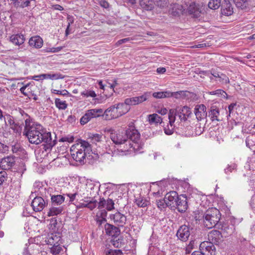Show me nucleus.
Segmentation results:
<instances>
[{
  "instance_id": "obj_1",
  "label": "nucleus",
  "mask_w": 255,
  "mask_h": 255,
  "mask_svg": "<svg viewBox=\"0 0 255 255\" xmlns=\"http://www.w3.org/2000/svg\"><path fill=\"white\" fill-rule=\"evenodd\" d=\"M23 135L31 143L39 144L43 142L45 149H51L56 143L55 135L53 138L50 132H46L41 125L33 122L29 117L25 120Z\"/></svg>"
},
{
  "instance_id": "obj_2",
  "label": "nucleus",
  "mask_w": 255,
  "mask_h": 255,
  "mask_svg": "<svg viewBox=\"0 0 255 255\" xmlns=\"http://www.w3.org/2000/svg\"><path fill=\"white\" fill-rule=\"evenodd\" d=\"M92 151L91 145L85 140L73 145L70 148V153L74 160L84 163L86 156Z\"/></svg>"
},
{
  "instance_id": "obj_3",
  "label": "nucleus",
  "mask_w": 255,
  "mask_h": 255,
  "mask_svg": "<svg viewBox=\"0 0 255 255\" xmlns=\"http://www.w3.org/2000/svg\"><path fill=\"white\" fill-rule=\"evenodd\" d=\"M129 109L128 106L123 103H119L112 106L104 112V118L106 120H110L118 118L126 114Z\"/></svg>"
},
{
  "instance_id": "obj_4",
  "label": "nucleus",
  "mask_w": 255,
  "mask_h": 255,
  "mask_svg": "<svg viewBox=\"0 0 255 255\" xmlns=\"http://www.w3.org/2000/svg\"><path fill=\"white\" fill-rule=\"evenodd\" d=\"M220 211L216 208H211L206 211L203 216L204 226L208 229L215 227L220 219Z\"/></svg>"
},
{
  "instance_id": "obj_5",
  "label": "nucleus",
  "mask_w": 255,
  "mask_h": 255,
  "mask_svg": "<svg viewBox=\"0 0 255 255\" xmlns=\"http://www.w3.org/2000/svg\"><path fill=\"white\" fill-rule=\"evenodd\" d=\"M191 114L190 108L187 106L177 107L169 110L168 117L171 119V122H175L176 117H177L180 122H185Z\"/></svg>"
},
{
  "instance_id": "obj_6",
  "label": "nucleus",
  "mask_w": 255,
  "mask_h": 255,
  "mask_svg": "<svg viewBox=\"0 0 255 255\" xmlns=\"http://www.w3.org/2000/svg\"><path fill=\"white\" fill-rule=\"evenodd\" d=\"M141 148L142 146L139 143L135 142L133 143L130 140L128 139L127 142L125 144H120L118 149L122 152H123L125 155H127L133 151H137Z\"/></svg>"
},
{
  "instance_id": "obj_7",
  "label": "nucleus",
  "mask_w": 255,
  "mask_h": 255,
  "mask_svg": "<svg viewBox=\"0 0 255 255\" xmlns=\"http://www.w3.org/2000/svg\"><path fill=\"white\" fill-rule=\"evenodd\" d=\"M133 124L131 122L129 124L128 128L125 131L126 135H127L128 139L129 138L128 140H130L132 143H138L140 140V133L135 129L134 126L133 125Z\"/></svg>"
},
{
  "instance_id": "obj_8",
  "label": "nucleus",
  "mask_w": 255,
  "mask_h": 255,
  "mask_svg": "<svg viewBox=\"0 0 255 255\" xmlns=\"http://www.w3.org/2000/svg\"><path fill=\"white\" fill-rule=\"evenodd\" d=\"M112 140L116 144H123L127 142L128 136L123 129L118 130L111 134Z\"/></svg>"
},
{
  "instance_id": "obj_9",
  "label": "nucleus",
  "mask_w": 255,
  "mask_h": 255,
  "mask_svg": "<svg viewBox=\"0 0 255 255\" xmlns=\"http://www.w3.org/2000/svg\"><path fill=\"white\" fill-rule=\"evenodd\" d=\"M199 250L204 255H215L216 253V248L214 244L210 242L201 243Z\"/></svg>"
},
{
  "instance_id": "obj_10",
  "label": "nucleus",
  "mask_w": 255,
  "mask_h": 255,
  "mask_svg": "<svg viewBox=\"0 0 255 255\" xmlns=\"http://www.w3.org/2000/svg\"><path fill=\"white\" fill-rule=\"evenodd\" d=\"M190 235V227L186 225H182L178 229L176 236L182 242H186Z\"/></svg>"
},
{
  "instance_id": "obj_11",
  "label": "nucleus",
  "mask_w": 255,
  "mask_h": 255,
  "mask_svg": "<svg viewBox=\"0 0 255 255\" xmlns=\"http://www.w3.org/2000/svg\"><path fill=\"white\" fill-rule=\"evenodd\" d=\"M110 219L116 225L121 227H124L127 220L126 216L119 211L111 214Z\"/></svg>"
},
{
  "instance_id": "obj_12",
  "label": "nucleus",
  "mask_w": 255,
  "mask_h": 255,
  "mask_svg": "<svg viewBox=\"0 0 255 255\" xmlns=\"http://www.w3.org/2000/svg\"><path fill=\"white\" fill-rule=\"evenodd\" d=\"M187 199L186 196L183 195L179 196V198L173 208L177 209L178 212L181 213L185 212L188 208Z\"/></svg>"
},
{
  "instance_id": "obj_13",
  "label": "nucleus",
  "mask_w": 255,
  "mask_h": 255,
  "mask_svg": "<svg viewBox=\"0 0 255 255\" xmlns=\"http://www.w3.org/2000/svg\"><path fill=\"white\" fill-rule=\"evenodd\" d=\"M15 163V157L13 156H7L3 157L0 162V167L4 170L11 168Z\"/></svg>"
},
{
  "instance_id": "obj_14",
  "label": "nucleus",
  "mask_w": 255,
  "mask_h": 255,
  "mask_svg": "<svg viewBox=\"0 0 255 255\" xmlns=\"http://www.w3.org/2000/svg\"><path fill=\"white\" fill-rule=\"evenodd\" d=\"M206 107L203 104L197 105L194 108V113L198 121L205 119L207 116Z\"/></svg>"
},
{
  "instance_id": "obj_15",
  "label": "nucleus",
  "mask_w": 255,
  "mask_h": 255,
  "mask_svg": "<svg viewBox=\"0 0 255 255\" xmlns=\"http://www.w3.org/2000/svg\"><path fill=\"white\" fill-rule=\"evenodd\" d=\"M181 94L182 92H171L166 91L163 92H154L152 94V96L156 99H162L171 97H175L176 98H178Z\"/></svg>"
},
{
  "instance_id": "obj_16",
  "label": "nucleus",
  "mask_w": 255,
  "mask_h": 255,
  "mask_svg": "<svg viewBox=\"0 0 255 255\" xmlns=\"http://www.w3.org/2000/svg\"><path fill=\"white\" fill-rule=\"evenodd\" d=\"M46 203L44 200L41 197H36L31 202V206L35 212L42 211L45 207Z\"/></svg>"
},
{
  "instance_id": "obj_17",
  "label": "nucleus",
  "mask_w": 255,
  "mask_h": 255,
  "mask_svg": "<svg viewBox=\"0 0 255 255\" xmlns=\"http://www.w3.org/2000/svg\"><path fill=\"white\" fill-rule=\"evenodd\" d=\"M209 242L215 244H218L222 241V233L218 230H212L208 234Z\"/></svg>"
},
{
  "instance_id": "obj_18",
  "label": "nucleus",
  "mask_w": 255,
  "mask_h": 255,
  "mask_svg": "<svg viewBox=\"0 0 255 255\" xmlns=\"http://www.w3.org/2000/svg\"><path fill=\"white\" fill-rule=\"evenodd\" d=\"M165 200L168 204V207L172 209L179 197L178 193L174 191H170L165 195Z\"/></svg>"
},
{
  "instance_id": "obj_19",
  "label": "nucleus",
  "mask_w": 255,
  "mask_h": 255,
  "mask_svg": "<svg viewBox=\"0 0 255 255\" xmlns=\"http://www.w3.org/2000/svg\"><path fill=\"white\" fill-rule=\"evenodd\" d=\"M187 12L189 14L194 18L199 17L201 13V10L199 7V5L196 4L195 2H192L190 4L187 8Z\"/></svg>"
},
{
  "instance_id": "obj_20",
  "label": "nucleus",
  "mask_w": 255,
  "mask_h": 255,
  "mask_svg": "<svg viewBox=\"0 0 255 255\" xmlns=\"http://www.w3.org/2000/svg\"><path fill=\"white\" fill-rule=\"evenodd\" d=\"M105 230L107 235L113 237H118L120 234V230L118 227L108 223L105 224Z\"/></svg>"
},
{
  "instance_id": "obj_21",
  "label": "nucleus",
  "mask_w": 255,
  "mask_h": 255,
  "mask_svg": "<svg viewBox=\"0 0 255 255\" xmlns=\"http://www.w3.org/2000/svg\"><path fill=\"white\" fill-rule=\"evenodd\" d=\"M221 12L223 15L229 16L233 13V7L228 0H225L222 5Z\"/></svg>"
},
{
  "instance_id": "obj_22",
  "label": "nucleus",
  "mask_w": 255,
  "mask_h": 255,
  "mask_svg": "<svg viewBox=\"0 0 255 255\" xmlns=\"http://www.w3.org/2000/svg\"><path fill=\"white\" fill-rule=\"evenodd\" d=\"M28 43L30 46L38 49L42 46L43 41L39 36H35L29 39Z\"/></svg>"
},
{
  "instance_id": "obj_23",
  "label": "nucleus",
  "mask_w": 255,
  "mask_h": 255,
  "mask_svg": "<svg viewBox=\"0 0 255 255\" xmlns=\"http://www.w3.org/2000/svg\"><path fill=\"white\" fill-rule=\"evenodd\" d=\"M220 112L219 108L216 106H212L210 108L209 112V117L212 122L220 121L219 119Z\"/></svg>"
},
{
  "instance_id": "obj_24",
  "label": "nucleus",
  "mask_w": 255,
  "mask_h": 255,
  "mask_svg": "<svg viewBox=\"0 0 255 255\" xmlns=\"http://www.w3.org/2000/svg\"><path fill=\"white\" fill-rule=\"evenodd\" d=\"M139 5L143 9L149 11L154 8L155 2L154 0H139Z\"/></svg>"
},
{
  "instance_id": "obj_25",
  "label": "nucleus",
  "mask_w": 255,
  "mask_h": 255,
  "mask_svg": "<svg viewBox=\"0 0 255 255\" xmlns=\"http://www.w3.org/2000/svg\"><path fill=\"white\" fill-rule=\"evenodd\" d=\"M9 39L10 42L16 45H20L25 41L24 35L21 34H13L10 36Z\"/></svg>"
},
{
  "instance_id": "obj_26",
  "label": "nucleus",
  "mask_w": 255,
  "mask_h": 255,
  "mask_svg": "<svg viewBox=\"0 0 255 255\" xmlns=\"http://www.w3.org/2000/svg\"><path fill=\"white\" fill-rule=\"evenodd\" d=\"M236 6L242 9L249 8L252 3V0H234Z\"/></svg>"
},
{
  "instance_id": "obj_27",
  "label": "nucleus",
  "mask_w": 255,
  "mask_h": 255,
  "mask_svg": "<svg viewBox=\"0 0 255 255\" xmlns=\"http://www.w3.org/2000/svg\"><path fill=\"white\" fill-rule=\"evenodd\" d=\"M65 197L61 195H51V200L52 206L60 205L62 204Z\"/></svg>"
},
{
  "instance_id": "obj_28",
  "label": "nucleus",
  "mask_w": 255,
  "mask_h": 255,
  "mask_svg": "<svg viewBox=\"0 0 255 255\" xmlns=\"http://www.w3.org/2000/svg\"><path fill=\"white\" fill-rule=\"evenodd\" d=\"M235 228L233 225L225 224L222 227V231L223 234H226L225 236L232 235L235 231Z\"/></svg>"
},
{
  "instance_id": "obj_29",
  "label": "nucleus",
  "mask_w": 255,
  "mask_h": 255,
  "mask_svg": "<svg viewBox=\"0 0 255 255\" xmlns=\"http://www.w3.org/2000/svg\"><path fill=\"white\" fill-rule=\"evenodd\" d=\"M63 208L62 207H54L53 206L49 209V211L47 212V215L48 216H57L61 214Z\"/></svg>"
},
{
  "instance_id": "obj_30",
  "label": "nucleus",
  "mask_w": 255,
  "mask_h": 255,
  "mask_svg": "<svg viewBox=\"0 0 255 255\" xmlns=\"http://www.w3.org/2000/svg\"><path fill=\"white\" fill-rule=\"evenodd\" d=\"M8 122L10 124V128L14 131V132L18 133H21L22 129V126L21 125L18 123H15L11 120H10Z\"/></svg>"
},
{
  "instance_id": "obj_31",
  "label": "nucleus",
  "mask_w": 255,
  "mask_h": 255,
  "mask_svg": "<svg viewBox=\"0 0 255 255\" xmlns=\"http://www.w3.org/2000/svg\"><path fill=\"white\" fill-rule=\"evenodd\" d=\"M91 114V117L96 118L101 116L104 117L103 111L102 109H93L88 110Z\"/></svg>"
},
{
  "instance_id": "obj_32",
  "label": "nucleus",
  "mask_w": 255,
  "mask_h": 255,
  "mask_svg": "<svg viewBox=\"0 0 255 255\" xmlns=\"http://www.w3.org/2000/svg\"><path fill=\"white\" fill-rule=\"evenodd\" d=\"M30 1L29 0H15L13 4L15 7L24 8L29 5Z\"/></svg>"
},
{
  "instance_id": "obj_33",
  "label": "nucleus",
  "mask_w": 255,
  "mask_h": 255,
  "mask_svg": "<svg viewBox=\"0 0 255 255\" xmlns=\"http://www.w3.org/2000/svg\"><path fill=\"white\" fill-rule=\"evenodd\" d=\"M169 125H168L166 127L164 128V132L167 135H171L173 133L174 128L175 127L174 123L175 122H171V119L168 117Z\"/></svg>"
},
{
  "instance_id": "obj_34",
  "label": "nucleus",
  "mask_w": 255,
  "mask_h": 255,
  "mask_svg": "<svg viewBox=\"0 0 255 255\" xmlns=\"http://www.w3.org/2000/svg\"><path fill=\"white\" fill-rule=\"evenodd\" d=\"M148 121L150 124H157L161 123L162 119L157 114H153L148 116Z\"/></svg>"
},
{
  "instance_id": "obj_35",
  "label": "nucleus",
  "mask_w": 255,
  "mask_h": 255,
  "mask_svg": "<svg viewBox=\"0 0 255 255\" xmlns=\"http://www.w3.org/2000/svg\"><path fill=\"white\" fill-rule=\"evenodd\" d=\"M208 7L212 9H217L221 6V0H210Z\"/></svg>"
},
{
  "instance_id": "obj_36",
  "label": "nucleus",
  "mask_w": 255,
  "mask_h": 255,
  "mask_svg": "<svg viewBox=\"0 0 255 255\" xmlns=\"http://www.w3.org/2000/svg\"><path fill=\"white\" fill-rule=\"evenodd\" d=\"M135 203L139 207H145L147 206L148 201L143 197H139L135 199Z\"/></svg>"
},
{
  "instance_id": "obj_37",
  "label": "nucleus",
  "mask_w": 255,
  "mask_h": 255,
  "mask_svg": "<svg viewBox=\"0 0 255 255\" xmlns=\"http://www.w3.org/2000/svg\"><path fill=\"white\" fill-rule=\"evenodd\" d=\"M56 107L59 110H65L67 107V104L65 101H62L60 99L56 98L55 101Z\"/></svg>"
},
{
  "instance_id": "obj_38",
  "label": "nucleus",
  "mask_w": 255,
  "mask_h": 255,
  "mask_svg": "<svg viewBox=\"0 0 255 255\" xmlns=\"http://www.w3.org/2000/svg\"><path fill=\"white\" fill-rule=\"evenodd\" d=\"M172 12L173 13V15H178L183 12L182 6L178 4H174L172 6Z\"/></svg>"
},
{
  "instance_id": "obj_39",
  "label": "nucleus",
  "mask_w": 255,
  "mask_h": 255,
  "mask_svg": "<svg viewBox=\"0 0 255 255\" xmlns=\"http://www.w3.org/2000/svg\"><path fill=\"white\" fill-rule=\"evenodd\" d=\"M92 119V118L91 117V114L88 110L85 115L81 118L80 123L81 125H84L89 122Z\"/></svg>"
},
{
  "instance_id": "obj_40",
  "label": "nucleus",
  "mask_w": 255,
  "mask_h": 255,
  "mask_svg": "<svg viewBox=\"0 0 255 255\" xmlns=\"http://www.w3.org/2000/svg\"><path fill=\"white\" fill-rule=\"evenodd\" d=\"M209 94L212 95H217L218 97L222 96L224 98L228 99L227 94L224 90L221 89H218L215 91L210 92Z\"/></svg>"
},
{
  "instance_id": "obj_41",
  "label": "nucleus",
  "mask_w": 255,
  "mask_h": 255,
  "mask_svg": "<svg viewBox=\"0 0 255 255\" xmlns=\"http://www.w3.org/2000/svg\"><path fill=\"white\" fill-rule=\"evenodd\" d=\"M150 96V92H145L143 95L140 96L136 97L137 104L142 103L144 101H145L148 99V98Z\"/></svg>"
},
{
  "instance_id": "obj_42",
  "label": "nucleus",
  "mask_w": 255,
  "mask_h": 255,
  "mask_svg": "<svg viewBox=\"0 0 255 255\" xmlns=\"http://www.w3.org/2000/svg\"><path fill=\"white\" fill-rule=\"evenodd\" d=\"M246 146L249 148H251L255 145V138L252 136H248L246 139Z\"/></svg>"
},
{
  "instance_id": "obj_43",
  "label": "nucleus",
  "mask_w": 255,
  "mask_h": 255,
  "mask_svg": "<svg viewBox=\"0 0 255 255\" xmlns=\"http://www.w3.org/2000/svg\"><path fill=\"white\" fill-rule=\"evenodd\" d=\"M59 241L60 237L53 235H51V236L49 237L48 240V243L52 246L59 243L58 242Z\"/></svg>"
},
{
  "instance_id": "obj_44",
  "label": "nucleus",
  "mask_w": 255,
  "mask_h": 255,
  "mask_svg": "<svg viewBox=\"0 0 255 255\" xmlns=\"http://www.w3.org/2000/svg\"><path fill=\"white\" fill-rule=\"evenodd\" d=\"M9 179H10V177H8V174L5 171L0 172V185L5 181H9Z\"/></svg>"
},
{
  "instance_id": "obj_45",
  "label": "nucleus",
  "mask_w": 255,
  "mask_h": 255,
  "mask_svg": "<svg viewBox=\"0 0 255 255\" xmlns=\"http://www.w3.org/2000/svg\"><path fill=\"white\" fill-rule=\"evenodd\" d=\"M155 5L160 8L166 7L168 5V0H154Z\"/></svg>"
},
{
  "instance_id": "obj_46",
  "label": "nucleus",
  "mask_w": 255,
  "mask_h": 255,
  "mask_svg": "<svg viewBox=\"0 0 255 255\" xmlns=\"http://www.w3.org/2000/svg\"><path fill=\"white\" fill-rule=\"evenodd\" d=\"M123 104H126V106L137 105L136 97L127 98L125 100V102Z\"/></svg>"
},
{
  "instance_id": "obj_47",
  "label": "nucleus",
  "mask_w": 255,
  "mask_h": 255,
  "mask_svg": "<svg viewBox=\"0 0 255 255\" xmlns=\"http://www.w3.org/2000/svg\"><path fill=\"white\" fill-rule=\"evenodd\" d=\"M156 204L157 207L160 210L165 209L166 207H168L167 202L165 200V198L163 199L159 200L156 201Z\"/></svg>"
},
{
  "instance_id": "obj_48",
  "label": "nucleus",
  "mask_w": 255,
  "mask_h": 255,
  "mask_svg": "<svg viewBox=\"0 0 255 255\" xmlns=\"http://www.w3.org/2000/svg\"><path fill=\"white\" fill-rule=\"evenodd\" d=\"M81 94L82 96L86 98L89 97L94 98L97 96V95L95 93V92L92 90H85L83 92H82Z\"/></svg>"
},
{
  "instance_id": "obj_49",
  "label": "nucleus",
  "mask_w": 255,
  "mask_h": 255,
  "mask_svg": "<svg viewBox=\"0 0 255 255\" xmlns=\"http://www.w3.org/2000/svg\"><path fill=\"white\" fill-rule=\"evenodd\" d=\"M62 250V248L59 246V243L53 245L51 249V252L54 255L59 254Z\"/></svg>"
},
{
  "instance_id": "obj_50",
  "label": "nucleus",
  "mask_w": 255,
  "mask_h": 255,
  "mask_svg": "<svg viewBox=\"0 0 255 255\" xmlns=\"http://www.w3.org/2000/svg\"><path fill=\"white\" fill-rule=\"evenodd\" d=\"M220 77L217 80L222 84H229L230 83L229 78L224 74L221 73Z\"/></svg>"
},
{
  "instance_id": "obj_51",
  "label": "nucleus",
  "mask_w": 255,
  "mask_h": 255,
  "mask_svg": "<svg viewBox=\"0 0 255 255\" xmlns=\"http://www.w3.org/2000/svg\"><path fill=\"white\" fill-rule=\"evenodd\" d=\"M85 202L86 203H87V208H88L89 209H90L91 210H92L95 208H96V207L97 205V202L95 200H93V199H92L91 200H87L86 201H85Z\"/></svg>"
},
{
  "instance_id": "obj_52",
  "label": "nucleus",
  "mask_w": 255,
  "mask_h": 255,
  "mask_svg": "<svg viewBox=\"0 0 255 255\" xmlns=\"http://www.w3.org/2000/svg\"><path fill=\"white\" fill-rule=\"evenodd\" d=\"M31 79L35 81L43 80L48 79V74H42L39 75H35L32 77Z\"/></svg>"
},
{
  "instance_id": "obj_53",
  "label": "nucleus",
  "mask_w": 255,
  "mask_h": 255,
  "mask_svg": "<svg viewBox=\"0 0 255 255\" xmlns=\"http://www.w3.org/2000/svg\"><path fill=\"white\" fill-rule=\"evenodd\" d=\"M194 246L195 241H191L189 244L185 248V254H189L191 252L192 250L194 248Z\"/></svg>"
},
{
  "instance_id": "obj_54",
  "label": "nucleus",
  "mask_w": 255,
  "mask_h": 255,
  "mask_svg": "<svg viewBox=\"0 0 255 255\" xmlns=\"http://www.w3.org/2000/svg\"><path fill=\"white\" fill-rule=\"evenodd\" d=\"M106 209L111 211L114 209V202L111 199H108L106 200Z\"/></svg>"
},
{
  "instance_id": "obj_55",
  "label": "nucleus",
  "mask_w": 255,
  "mask_h": 255,
  "mask_svg": "<svg viewBox=\"0 0 255 255\" xmlns=\"http://www.w3.org/2000/svg\"><path fill=\"white\" fill-rule=\"evenodd\" d=\"M122 252L120 250H109L106 252V255H121Z\"/></svg>"
},
{
  "instance_id": "obj_56",
  "label": "nucleus",
  "mask_w": 255,
  "mask_h": 255,
  "mask_svg": "<svg viewBox=\"0 0 255 255\" xmlns=\"http://www.w3.org/2000/svg\"><path fill=\"white\" fill-rule=\"evenodd\" d=\"M237 165L235 163H233L230 165H228V167L225 169V172L226 174H228L232 172L233 170L236 169Z\"/></svg>"
},
{
  "instance_id": "obj_57",
  "label": "nucleus",
  "mask_w": 255,
  "mask_h": 255,
  "mask_svg": "<svg viewBox=\"0 0 255 255\" xmlns=\"http://www.w3.org/2000/svg\"><path fill=\"white\" fill-rule=\"evenodd\" d=\"M107 214V211L105 209H101L97 213V217H100L102 218V220H105Z\"/></svg>"
},
{
  "instance_id": "obj_58",
  "label": "nucleus",
  "mask_w": 255,
  "mask_h": 255,
  "mask_svg": "<svg viewBox=\"0 0 255 255\" xmlns=\"http://www.w3.org/2000/svg\"><path fill=\"white\" fill-rule=\"evenodd\" d=\"M74 137L73 135H68L67 136L62 137L60 141H67L68 142H72L74 141Z\"/></svg>"
},
{
  "instance_id": "obj_59",
  "label": "nucleus",
  "mask_w": 255,
  "mask_h": 255,
  "mask_svg": "<svg viewBox=\"0 0 255 255\" xmlns=\"http://www.w3.org/2000/svg\"><path fill=\"white\" fill-rule=\"evenodd\" d=\"M91 139L93 142L96 143L101 140L102 135L99 134H93L91 136Z\"/></svg>"
},
{
  "instance_id": "obj_60",
  "label": "nucleus",
  "mask_w": 255,
  "mask_h": 255,
  "mask_svg": "<svg viewBox=\"0 0 255 255\" xmlns=\"http://www.w3.org/2000/svg\"><path fill=\"white\" fill-rule=\"evenodd\" d=\"M63 77L62 76L61 74H48V79L54 80V79H62Z\"/></svg>"
},
{
  "instance_id": "obj_61",
  "label": "nucleus",
  "mask_w": 255,
  "mask_h": 255,
  "mask_svg": "<svg viewBox=\"0 0 255 255\" xmlns=\"http://www.w3.org/2000/svg\"><path fill=\"white\" fill-rule=\"evenodd\" d=\"M105 207H106V200L104 199H101L100 202L98 203V208L102 209Z\"/></svg>"
},
{
  "instance_id": "obj_62",
  "label": "nucleus",
  "mask_w": 255,
  "mask_h": 255,
  "mask_svg": "<svg viewBox=\"0 0 255 255\" xmlns=\"http://www.w3.org/2000/svg\"><path fill=\"white\" fill-rule=\"evenodd\" d=\"M100 4L104 8H108L109 6V3L106 0H101L100 1Z\"/></svg>"
},
{
  "instance_id": "obj_63",
  "label": "nucleus",
  "mask_w": 255,
  "mask_h": 255,
  "mask_svg": "<svg viewBox=\"0 0 255 255\" xmlns=\"http://www.w3.org/2000/svg\"><path fill=\"white\" fill-rule=\"evenodd\" d=\"M222 73H220V72H217L213 69H212L211 70V75L215 77V78H218L219 79V77H220V75Z\"/></svg>"
},
{
  "instance_id": "obj_64",
  "label": "nucleus",
  "mask_w": 255,
  "mask_h": 255,
  "mask_svg": "<svg viewBox=\"0 0 255 255\" xmlns=\"http://www.w3.org/2000/svg\"><path fill=\"white\" fill-rule=\"evenodd\" d=\"M131 39H132L131 38H129V37L124 38V39L119 40L117 42V43L118 45H120V44H122L123 43H126V42H127L128 41H129L131 40Z\"/></svg>"
}]
</instances>
